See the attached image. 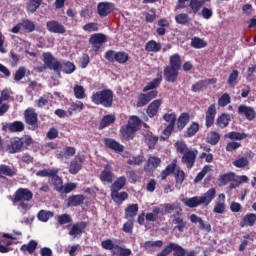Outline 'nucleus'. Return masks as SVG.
Instances as JSON below:
<instances>
[{
    "instance_id": "obj_1",
    "label": "nucleus",
    "mask_w": 256,
    "mask_h": 256,
    "mask_svg": "<svg viewBox=\"0 0 256 256\" xmlns=\"http://www.w3.org/2000/svg\"><path fill=\"white\" fill-rule=\"evenodd\" d=\"M174 147L177 153L182 155L181 161L186 165L187 169H192L195 165V161L197 159V155H199V151L197 149H191L185 141L179 140L174 144Z\"/></svg>"
},
{
    "instance_id": "obj_2",
    "label": "nucleus",
    "mask_w": 256,
    "mask_h": 256,
    "mask_svg": "<svg viewBox=\"0 0 256 256\" xmlns=\"http://www.w3.org/2000/svg\"><path fill=\"white\" fill-rule=\"evenodd\" d=\"M215 195H217V190L215 188H210L206 193L202 196H194L192 198H183L182 202L186 207H190L191 209L195 207H199V205H209L211 201L215 199Z\"/></svg>"
},
{
    "instance_id": "obj_3",
    "label": "nucleus",
    "mask_w": 256,
    "mask_h": 256,
    "mask_svg": "<svg viewBox=\"0 0 256 256\" xmlns=\"http://www.w3.org/2000/svg\"><path fill=\"white\" fill-rule=\"evenodd\" d=\"M33 199V192L29 190V188H19L14 193V199L13 203H20L19 207L21 209H24V211H27L31 209V206L29 205V201Z\"/></svg>"
},
{
    "instance_id": "obj_4",
    "label": "nucleus",
    "mask_w": 256,
    "mask_h": 256,
    "mask_svg": "<svg viewBox=\"0 0 256 256\" xmlns=\"http://www.w3.org/2000/svg\"><path fill=\"white\" fill-rule=\"evenodd\" d=\"M91 101L95 105H103V107H111L113 105V91L102 90L91 96Z\"/></svg>"
},
{
    "instance_id": "obj_5",
    "label": "nucleus",
    "mask_w": 256,
    "mask_h": 256,
    "mask_svg": "<svg viewBox=\"0 0 256 256\" xmlns=\"http://www.w3.org/2000/svg\"><path fill=\"white\" fill-rule=\"evenodd\" d=\"M43 62L48 69H52L53 71H56V73H59L63 67V64L57 61V59H55V57H53V55L49 52L43 54Z\"/></svg>"
},
{
    "instance_id": "obj_6",
    "label": "nucleus",
    "mask_w": 256,
    "mask_h": 256,
    "mask_svg": "<svg viewBox=\"0 0 256 256\" xmlns=\"http://www.w3.org/2000/svg\"><path fill=\"white\" fill-rule=\"evenodd\" d=\"M83 163H85V155H76L70 162L69 173H71V175H77V172L83 169Z\"/></svg>"
},
{
    "instance_id": "obj_7",
    "label": "nucleus",
    "mask_w": 256,
    "mask_h": 256,
    "mask_svg": "<svg viewBox=\"0 0 256 256\" xmlns=\"http://www.w3.org/2000/svg\"><path fill=\"white\" fill-rule=\"evenodd\" d=\"M107 42V36L105 34L96 33L90 36L89 43L92 45L94 51H99L103 46V43Z\"/></svg>"
},
{
    "instance_id": "obj_8",
    "label": "nucleus",
    "mask_w": 256,
    "mask_h": 256,
    "mask_svg": "<svg viewBox=\"0 0 256 256\" xmlns=\"http://www.w3.org/2000/svg\"><path fill=\"white\" fill-rule=\"evenodd\" d=\"M97 11L100 17H107V15L115 11V4L111 2H100L97 6Z\"/></svg>"
},
{
    "instance_id": "obj_9",
    "label": "nucleus",
    "mask_w": 256,
    "mask_h": 256,
    "mask_svg": "<svg viewBox=\"0 0 256 256\" xmlns=\"http://www.w3.org/2000/svg\"><path fill=\"white\" fill-rule=\"evenodd\" d=\"M46 29L50 33H57L59 35H63V33H66L67 29H65V26L63 24L57 22L56 20L48 21L46 23Z\"/></svg>"
},
{
    "instance_id": "obj_10",
    "label": "nucleus",
    "mask_w": 256,
    "mask_h": 256,
    "mask_svg": "<svg viewBox=\"0 0 256 256\" xmlns=\"http://www.w3.org/2000/svg\"><path fill=\"white\" fill-rule=\"evenodd\" d=\"M24 118L27 125H30L31 129H37V113L33 108H28L24 112Z\"/></svg>"
},
{
    "instance_id": "obj_11",
    "label": "nucleus",
    "mask_w": 256,
    "mask_h": 256,
    "mask_svg": "<svg viewBox=\"0 0 256 256\" xmlns=\"http://www.w3.org/2000/svg\"><path fill=\"white\" fill-rule=\"evenodd\" d=\"M100 181L107 185L109 183H113V168L111 165L107 164L105 168L100 173Z\"/></svg>"
},
{
    "instance_id": "obj_12",
    "label": "nucleus",
    "mask_w": 256,
    "mask_h": 256,
    "mask_svg": "<svg viewBox=\"0 0 256 256\" xmlns=\"http://www.w3.org/2000/svg\"><path fill=\"white\" fill-rule=\"evenodd\" d=\"M172 223L175 226V229H177L180 233H183L185 231V227H187V222L181 217V212H176L174 215H172Z\"/></svg>"
},
{
    "instance_id": "obj_13",
    "label": "nucleus",
    "mask_w": 256,
    "mask_h": 256,
    "mask_svg": "<svg viewBox=\"0 0 256 256\" xmlns=\"http://www.w3.org/2000/svg\"><path fill=\"white\" fill-rule=\"evenodd\" d=\"M87 228V223L85 222H77L76 224L72 225V228L69 231L70 237H79L80 235H83V231Z\"/></svg>"
},
{
    "instance_id": "obj_14",
    "label": "nucleus",
    "mask_w": 256,
    "mask_h": 256,
    "mask_svg": "<svg viewBox=\"0 0 256 256\" xmlns=\"http://www.w3.org/2000/svg\"><path fill=\"white\" fill-rule=\"evenodd\" d=\"M238 114L245 115L246 119H248L249 121H253V119H255V110L253 109V107L247 105H240L238 107Z\"/></svg>"
},
{
    "instance_id": "obj_15",
    "label": "nucleus",
    "mask_w": 256,
    "mask_h": 256,
    "mask_svg": "<svg viewBox=\"0 0 256 256\" xmlns=\"http://www.w3.org/2000/svg\"><path fill=\"white\" fill-rule=\"evenodd\" d=\"M179 76V70L176 68H171L170 66H167L164 70V77L166 81L169 83H175L177 81V77Z\"/></svg>"
},
{
    "instance_id": "obj_16",
    "label": "nucleus",
    "mask_w": 256,
    "mask_h": 256,
    "mask_svg": "<svg viewBox=\"0 0 256 256\" xmlns=\"http://www.w3.org/2000/svg\"><path fill=\"white\" fill-rule=\"evenodd\" d=\"M136 133L137 131L132 129L131 126H128L127 124L120 128V135L122 139H125L126 141H131V139L135 137Z\"/></svg>"
},
{
    "instance_id": "obj_17",
    "label": "nucleus",
    "mask_w": 256,
    "mask_h": 256,
    "mask_svg": "<svg viewBox=\"0 0 256 256\" xmlns=\"http://www.w3.org/2000/svg\"><path fill=\"white\" fill-rule=\"evenodd\" d=\"M215 115H217V108L212 104L206 111V127H211L215 123Z\"/></svg>"
},
{
    "instance_id": "obj_18",
    "label": "nucleus",
    "mask_w": 256,
    "mask_h": 256,
    "mask_svg": "<svg viewBox=\"0 0 256 256\" xmlns=\"http://www.w3.org/2000/svg\"><path fill=\"white\" fill-rule=\"evenodd\" d=\"M162 104H163V99L154 100L152 103L149 104L147 108V115L149 117H155V115L159 113V108L161 107Z\"/></svg>"
},
{
    "instance_id": "obj_19",
    "label": "nucleus",
    "mask_w": 256,
    "mask_h": 256,
    "mask_svg": "<svg viewBox=\"0 0 256 256\" xmlns=\"http://www.w3.org/2000/svg\"><path fill=\"white\" fill-rule=\"evenodd\" d=\"M104 143L106 147L109 149H112V151H115V153H123V145H121L119 142L115 141L114 139L111 138H106L104 139Z\"/></svg>"
},
{
    "instance_id": "obj_20",
    "label": "nucleus",
    "mask_w": 256,
    "mask_h": 256,
    "mask_svg": "<svg viewBox=\"0 0 256 256\" xmlns=\"http://www.w3.org/2000/svg\"><path fill=\"white\" fill-rule=\"evenodd\" d=\"M23 149V140L20 138H13L8 146L9 153H19Z\"/></svg>"
},
{
    "instance_id": "obj_21",
    "label": "nucleus",
    "mask_w": 256,
    "mask_h": 256,
    "mask_svg": "<svg viewBox=\"0 0 256 256\" xmlns=\"http://www.w3.org/2000/svg\"><path fill=\"white\" fill-rule=\"evenodd\" d=\"M163 247V241L161 240H150V241H146L143 244V249H145V251H148V253H153V251H155V249L161 248Z\"/></svg>"
},
{
    "instance_id": "obj_22",
    "label": "nucleus",
    "mask_w": 256,
    "mask_h": 256,
    "mask_svg": "<svg viewBox=\"0 0 256 256\" xmlns=\"http://www.w3.org/2000/svg\"><path fill=\"white\" fill-rule=\"evenodd\" d=\"M256 223V214L247 213L242 221L240 222V227H253Z\"/></svg>"
},
{
    "instance_id": "obj_23",
    "label": "nucleus",
    "mask_w": 256,
    "mask_h": 256,
    "mask_svg": "<svg viewBox=\"0 0 256 256\" xmlns=\"http://www.w3.org/2000/svg\"><path fill=\"white\" fill-rule=\"evenodd\" d=\"M213 212L220 215H222V213H225V194L218 195V201L214 206Z\"/></svg>"
},
{
    "instance_id": "obj_24",
    "label": "nucleus",
    "mask_w": 256,
    "mask_h": 256,
    "mask_svg": "<svg viewBox=\"0 0 256 256\" xmlns=\"http://www.w3.org/2000/svg\"><path fill=\"white\" fill-rule=\"evenodd\" d=\"M125 183H127V178L125 176H120L111 186V193L119 192L121 189L125 187Z\"/></svg>"
},
{
    "instance_id": "obj_25",
    "label": "nucleus",
    "mask_w": 256,
    "mask_h": 256,
    "mask_svg": "<svg viewBox=\"0 0 256 256\" xmlns=\"http://www.w3.org/2000/svg\"><path fill=\"white\" fill-rule=\"evenodd\" d=\"M83 201H85V196L83 195L70 196L68 198L67 207H78V205H81Z\"/></svg>"
},
{
    "instance_id": "obj_26",
    "label": "nucleus",
    "mask_w": 256,
    "mask_h": 256,
    "mask_svg": "<svg viewBox=\"0 0 256 256\" xmlns=\"http://www.w3.org/2000/svg\"><path fill=\"white\" fill-rule=\"evenodd\" d=\"M137 213H139V205L137 204H131L125 209L126 219H133V217H137Z\"/></svg>"
},
{
    "instance_id": "obj_27",
    "label": "nucleus",
    "mask_w": 256,
    "mask_h": 256,
    "mask_svg": "<svg viewBox=\"0 0 256 256\" xmlns=\"http://www.w3.org/2000/svg\"><path fill=\"white\" fill-rule=\"evenodd\" d=\"M145 50L148 51V53H159V51L161 50V43L155 40H150L146 44Z\"/></svg>"
},
{
    "instance_id": "obj_28",
    "label": "nucleus",
    "mask_w": 256,
    "mask_h": 256,
    "mask_svg": "<svg viewBox=\"0 0 256 256\" xmlns=\"http://www.w3.org/2000/svg\"><path fill=\"white\" fill-rule=\"evenodd\" d=\"M159 165H161V158L156 156H150L147 161L146 169H148V171H151L153 169H157Z\"/></svg>"
},
{
    "instance_id": "obj_29",
    "label": "nucleus",
    "mask_w": 256,
    "mask_h": 256,
    "mask_svg": "<svg viewBox=\"0 0 256 256\" xmlns=\"http://www.w3.org/2000/svg\"><path fill=\"white\" fill-rule=\"evenodd\" d=\"M231 121V116L228 114H222L217 118L216 125L217 127H220V129H225L227 125H229V122Z\"/></svg>"
},
{
    "instance_id": "obj_30",
    "label": "nucleus",
    "mask_w": 256,
    "mask_h": 256,
    "mask_svg": "<svg viewBox=\"0 0 256 256\" xmlns=\"http://www.w3.org/2000/svg\"><path fill=\"white\" fill-rule=\"evenodd\" d=\"M175 169H177V160H173L171 164H169L165 170L162 171L161 173V179L165 180L167 179V177H169V175H171V173H173V171H175Z\"/></svg>"
},
{
    "instance_id": "obj_31",
    "label": "nucleus",
    "mask_w": 256,
    "mask_h": 256,
    "mask_svg": "<svg viewBox=\"0 0 256 256\" xmlns=\"http://www.w3.org/2000/svg\"><path fill=\"white\" fill-rule=\"evenodd\" d=\"M0 175H5L6 177H13L17 175V169L2 164L0 165Z\"/></svg>"
},
{
    "instance_id": "obj_32",
    "label": "nucleus",
    "mask_w": 256,
    "mask_h": 256,
    "mask_svg": "<svg viewBox=\"0 0 256 256\" xmlns=\"http://www.w3.org/2000/svg\"><path fill=\"white\" fill-rule=\"evenodd\" d=\"M165 213L171 214L173 211H177L178 213H181V205L179 202L174 203H166L163 205Z\"/></svg>"
},
{
    "instance_id": "obj_33",
    "label": "nucleus",
    "mask_w": 256,
    "mask_h": 256,
    "mask_svg": "<svg viewBox=\"0 0 256 256\" xmlns=\"http://www.w3.org/2000/svg\"><path fill=\"white\" fill-rule=\"evenodd\" d=\"M75 153H76L75 148L68 146L64 151H61L58 154V159H60L61 161H63V159H70V157H73Z\"/></svg>"
},
{
    "instance_id": "obj_34",
    "label": "nucleus",
    "mask_w": 256,
    "mask_h": 256,
    "mask_svg": "<svg viewBox=\"0 0 256 256\" xmlns=\"http://www.w3.org/2000/svg\"><path fill=\"white\" fill-rule=\"evenodd\" d=\"M55 214L51 211L40 210L37 214L38 220L47 223Z\"/></svg>"
},
{
    "instance_id": "obj_35",
    "label": "nucleus",
    "mask_w": 256,
    "mask_h": 256,
    "mask_svg": "<svg viewBox=\"0 0 256 256\" xmlns=\"http://www.w3.org/2000/svg\"><path fill=\"white\" fill-rule=\"evenodd\" d=\"M35 249H37V241L31 240L28 244H23L20 251H23V253L28 252L32 255V253H35Z\"/></svg>"
},
{
    "instance_id": "obj_36",
    "label": "nucleus",
    "mask_w": 256,
    "mask_h": 256,
    "mask_svg": "<svg viewBox=\"0 0 256 256\" xmlns=\"http://www.w3.org/2000/svg\"><path fill=\"white\" fill-rule=\"evenodd\" d=\"M83 107H85L83 102L76 101L68 108V113L70 116L73 115V113H81V111H83Z\"/></svg>"
},
{
    "instance_id": "obj_37",
    "label": "nucleus",
    "mask_w": 256,
    "mask_h": 256,
    "mask_svg": "<svg viewBox=\"0 0 256 256\" xmlns=\"http://www.w3.org/2000/svg\"><path fill=\"white\" fill-rule=\"evenodd\" d=\"M115 119V115L113 114L104 116L100 122L99 129H105V127H109V125L115 123Z\"/></svg>"
},
{
    "instance_id": "obj_38",
    "label": "nucleus",
    "mask_w": 256,
    "mask_h": 256,
    "mask_svg": "<svg viewBox=\"0 0 256 256\" xmlns=\"http://www.w3.org/2000/svg\"><path fill=\"white\" fill-rule=\"evenodd\" d=\"M127 125L134 131H139V129H141V119H139L137 116H131Z\"/></svg>"
},
{
    "instance_id": "obj_39",
    "label": "nucleus",
    "mask_w": 256,
    "mask_h": 256,
    "mask_svg": "<svg viewBox=\"0 0 256 256\" xmlns=\"http://www.w3.org/2000/svg\"><path fill=\"white\" fill-rule=\"evenodd\" d=\"M8 129L12 133H20L25 129V124H23V122L21 121H15L12 124L8 125Z\"/></svg>"
},
{
    "instance_id": "obj_40",
    "label": "nucleus",
    "mask_w": 256,
    "mask_h": 256,
    "mask_svg": "<svg viewBox=\"0 0 256 256\" xmlns=\"http://www.w3.org/2000/svg\"><path fill=\"white\" fill-rule=\"evenodd\" d=\"M189 123V114L187 113H182L177 122V127L179 131L185 129V126Z\"/></svg>"
},
{
    "instance_id": "obj_41",
    "label": "nucleus",
    "mask_w": 256,
    "mask_h": 256,
    "mask_svg": "<svg viewBox=\"0 0 256 256\" xmlns=\"http://www.w3.org/2000/svg\"><path fill=\"white\" fill-rule=\"evenodd\" d=\"M59 173V169L51 168V169H44L39 170L36 175L37 177H52V175H57Z\"/></svg>"
},
{
    "instance_id": "obj_42",
    "label": "nucleus",
    "mask_w": 256,
    "mask_h": 256,
    "mask_svg": "<svg viewBox=\"0 0 256 256\" xmlns=\"http://www.w3.org/2000/svg\"><path fill=\"white\" fill-rule=\"evenodd\" d=\"M51 181L55 186L56 191L63 193V180L57 174L52 175Z\"/></svg>"
},
{
    "instance_id": "obj_43",
    "label": "nucleus",
    "mask_w": 256,
    "mask_h": 256,
    "mask_svg": "<svg viewBox=\"0 0 256 256\" xmlns=\"http://www.w3.org/2000/svg\"><path fill=\"white\" fill-rule=\"evenodd\" d=\"M127 197H129L127 192H111V198L113 201H115V203H123Z\"/></svg>"
},
{
    "instance_id": "obj_44",
    "label": "nucleus",
    "mask_w": 256,
    "mask_h": 256,
    "mask_svg": "<svg viewBox=\"0 0 256 256\" xmlns=\"http://www.w3.org/2000/svg\"><path fill=\"white\" fill-rule=\"evenodd\" d=\"M220 139L221 136L215 131H211L207 134V143H209L210 145H217Z\"/></svg>"
},
{
    "instance_id": "obj_45",
    "label": "nucleus",
    "mask_w": 256,
    "mask_h": 256,
    "mask_svg": "<svg viewBox=\"0 0 256 256\" xmlns=\"http://www.w3.org/2000/svg\"><path fill=\"white\" fill-rule=\"evenodd\" d=\"M203 5H205V1L190 0V2H189V7H190L192 13H199V10L201 9V7Z\"/></svg>"
},
{
    "instance_id": "obj_46",
    "label": "nucleus",
    "mask_w": 256,
    "mask_h": 256,
    "mask_svg": "<svg viewBox=\"0 0 256 256\" xmlns=\"http://www.w3.org/2000/svg\"><path fill=\"white\" fill-rule=\"evenodd\" d=\"M172 69H181V57L178 54H174L170 57V66Z\"/></svg>"
},
{
    "instance_id": "obj_47",
    "label": "nucleus",
    "mask_w": 256,
    "mask_h": 256,
    "mask_svg": "<svg viewBox=\"0 0 256 256\" xmlns=\"http://www.w3.org/2000/svg\"><path fill=\"white\" fill-rule=\"evenodd\" d=\"M101 246L103 247V249H106L107 251H111L112 255H114L115 249H117L118 245H115L113 243V240L107 239L101 242Z\"/></svg>"
},
{
    "instance_id": "obj_48",
    "label": "nucleus",
    "mask_w": 256,
    "mask_h": 256,
    "mask_svg": "<svg viewBox=\"0 0 256 256\" xmlns=\"http://www.w3.org/2000/svg\"><path fill=\"white\" fill-rule=\"evenodd\" d=\"M73 91L76 99H85L87 97V94H85V88L81 85H75Z\"/></svg>"
},
{
    "instance_id": "obj_49",
    "label": "nucleus",
    "mask_w": 256,
    "mask_h": 256,
    "mask_svg": "<svg viewBox=\"0 0 256 256\" xmlns=\"http://www.w3.org/2000/svg\"><path fill=\"white\" fill-rule=\"evenodd\" d=\"M133 252L129 248L121 247V246H116L114 249V254L115 256H130Z\"/></svg>"
},
{
    "instance_id": "obj_50",
    "label": "nucleus",
    "mask_w": 256,
    "mask_h": 256,
    "mask_svg": "<svg viewBox=\"0 0 256 256\" xmlns=\"http://www.w3.org/2000/svg\"><path fill=\"white\" fill-rule=\"evenodd\" d=\"M219 181L221 185H227V183L235 181V173L230 172L227 174H223L220 176Z\"/></svg>"
},
{
    "instance_id": "obj_51",
    "label": "nucleus",
    "mask_w": 256,
    "mask_h": 256,
    "mask_svg": "<svg viewBox=\"0 0 256 256\" xmlns=\"http://www.w3.org/2000/svg\"><path fill=\"white\" fill-rule=\"evenodd\" d=\"M228 139L236 140V141H243V139H247V134L245 133H238V132H229L225 135Z\"/></svg>"
},
{
    "instance_id": "obj_52",
    "label": "nucleus",
    "mask_w": 256,
    "mask_h": 256,
    "mask_svg": "<svg viewBox=\"0 0 256 256\" xmlns=\"http://www.w3.org/2000/svg\"><path fill=\"white\" fill-rule=\"evenodd\" d=\"M145 141L148 147L152 149V147H155V145H157V141H159V138L157 136H153L152 133H147L145 135Z\"/></svg>"
},
{
    "instance_id": "obj_53",
    "label": "nucleus",
    "mask_w": 256,
    "mask_h": 256,
    "mask_svg": "<svg viewBox=\"0 0 256 256\" xmlns=\"http://www.w3.org/2000/svg\"><path fill=\"white\" fill-rule=\"evenodd\" d=\"M191 46L194 47V49H203V47H207V42L201 38L194 37L191 40Z\"/></svg>"
},
{
    "instance_id": "obj_54",
    "label": "nucleus",
    "mask_w": 256,
    "mask_h": 256,
    "mask_svg": "<svg viewBox=\"0 0 256 256\" xmlns=\"http://www.w3.org/2000/svg\"><path fill=\"white\" fill-rule=\"evenodd\" d=\"M21 25L27 33H33L35 31V23L29 19H25L21 22Z\"/></svg>"
},
{
    "instance_id": "obj_55",
    "label": "nucleus",
    "mask_w": 256,
    "mask_h": 256,
    "mask_svg": "<svg viewBox=\"0 0 256 256\" xmlns=\"http://www.w3.org/2000/svg\"><path fill=\"white\" fill-rule=\"evenodd\" d=\"M41 3H43V0H30L27 6V10L29 13H35L37 8L41 7Z\"/></svg>"
},
{
    "instance_id": "obj_56",
    "label": "nucleus",
    "mask_w": 256,
    "mask_h": 256,
    "mask_svg": "<svg viewBox=\"0 0 256 256\" xmlns=\"http://www.w3.org/2000/svg\"><path fill=\"white\" fill-rule=\"evenodd\" d=\"M237 79H239V71L233 70L228 77V85H230V87H235L237 85Z\"/></svg>"
},
{
    "instance_id": "obj_57",
    "label": "nucleus",
    "mask_w": 256,
    "mask_h": 256,
    "mask_svg": "<svg viewBox=\"0 0 256 256\" xmlns=\"http://www.w3.org/2000/svg\"><path fill=\"white\" fill-rule=\"evenodd\" d=\"M159 85H161V78H156L143 88V92L147 93V91H151V89H157Z\"/></svg>"
},
{
    "instance_id": "obj_58",
    "label": "nucleus",
    "mask_w": 256,
    "mask_h": 256,
    "mask_svg": "<svg viewBox=\"0 0 256 256\" xmlns=\"http://www.w3.org/2000/svg\"><path fill=\"white\" fill-rule=\"evenodd\" d=\"M175 21L179 25H187L191 21V18H189V15L182 13L175 16Z\"/></svg>"
},
{
    "instance_id": "obj_59",
    "label": "nucleus",
    "mask_w": 256,
    "mask_h": 256,
    "mask_svg": "<svg viewBox=\"0 0 256 256\" xmlns=\"http://www.w3.org/2000/svg\"><path fill=\"white\" fill-rule=\"evenodd\" d=\"M175 179L176 187H180V185H183V181H185V172L183 170L177 169L175 172Z\"/></svg>"
},
{
    "instance_id": "obj_60",
    "label": "nucleus",
    "mask_w": 256,
    "mask_h": 256,
    "mask_svg": "<svg viewBox=\"0 0 256 256\" xmlns=\"http://www.w3.org/2000/svg\"><path fill=\"white\" fill-rule=\"evenodd\" d=\"M62 71L64 73H66V75H71V73L75 72V64L71 63V62H65L62 67H61Z\"/></svg>"
},
{
    "instance_id": "obj_61",
    "label": "nucleus",
    "mask_w": 256,
    "mask_h": 256,
    "mask_svg": "<svg viewBox=\"0 0 256 256\" xmlns=\"http://www.w3.org/2000/svg\"><path fill=\"white\" fill-rule=\"evenodd\" d=\"M231 103V96L229 94L224 93L219 99H218V105L219 107H227Z\"/></svg>"
},
{
    "instance_id": "obj_62",
    "label": "nucleus",
    "mask_w": 256,
    "mask_h": 256,
    "mask_svg": "<svg viewBox=\"0 0 256 256\" xmlns=\"http://www.w3.org/2000/svg\"><path fill=\"white\" fill-rule=\"evenodd\" d=\"M192 91L193 93H199V91H203L204 89H207V86L205 85L204 80H200L192 85Z\"/></svg>"
},
{
    "instance_id": "obj_63",
    "label": "nucleus",
    "mask_w": 256,
    "mask_h": 256,
    "mask_svg": "<svg viewBox=\"0 0 256 256\" xmlns=\"http://www.w3.org/2000/svg\"><path fill=\"white\" fill-rule=\"evenodd\" d=\"M117 63H127L129 61V54L126 52H116V59Z\"/></svg>"
},
{
    "instance_id": "obj_64",
    "label": "nucleus",
    "mask_w": 256,
    "mask_h": 256,
    "mask_svg": "<svg viewBox=\"0 0 256 256\" xmlns=\"http://www.w3.org/2000/svg\"><path fill=\"white\" fill-rule=\"evenodd\" d=\"M144 157L142 155L134 156L127 160L128 165H141L143 163Z\"/></svg>"
}]
</instances>
